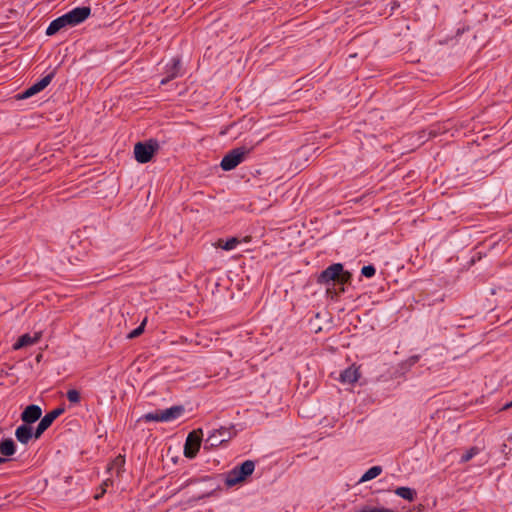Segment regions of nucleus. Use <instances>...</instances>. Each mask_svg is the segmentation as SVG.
Instances as JSON below:
<instances>
[{
    "label": "nucleus",
    "mask_w": 512,
    "mask_h": 512,
    "mask_svg": "<svg viewBox=\"0 0 512 512\" xmlns=\"http://www.w3.org/2000/svg\"><path fill=\"white\" fill-rule=\"evenodd\" d=\"M67 399L74 404H77L81 400L80 392L76 389H70L67 391Z\"/></svg>",
    "instance_id": "4be33fe9"
},
{
    "label": "nucleus",
    "mask_w": 512,
    "mask_h": 512,
    "mask_svg": "<svg viewBox=\"0 0 512 512\" xmlns=\"http://www.w3.org/2000/svg\"><path fill=\"white\" fill-rule=\"evenodd\" d=\"M359 378H360L359 370L353 366L345 369L340 374V381L342 383L353 384V383L357 382Z\"/></svg>",
    "instance_id": "2eb2a0df"
},
{
    "label": "nucleus",
    "mask_w": 512,
    "mask_h": 512,
    "mask_svg": "<svg viewBox=\"0 0 512 512\" xmlns=\"http://www.w3.org/2000/svg\"><path fill=\"white\" fill-rule=\"evenodd\" d=\"M160 145L156 139H149L145 142H137L134 146V156L141 164L151 161L154 154L159 150Z\"/></svg>",
    "instance_id": "20e7f679"
},
{
    "label": "nucleus",
    "mask_w": 512,
    "mask_h": 512,
    "mask_svg": "<svg viewBox=\"0 0 512 512\" xmlns=\"http://www.w3.org/2000/svg\"><path fill=\"white\" fill-rule=\"evenodd\" d=\"M145 323H146V320H144L140 326H138L136 329L132 330L129 334H128V338L129 339H134L138 336H140L143 331H144V326H145Z\"/></svg>",
    "instance_id": "b1692460"
},
{
    "label": "nucleus",
    "mask_w": 512,
    "mask_h": 512,
    "mask_svg": "<svg viewBox=\"0 0 512 512\" xmlns=\"http://www.w3.org/2000/svg\"><path fill=\"white\" fill-rule=\"evenodd\" d=\"M250 152L251 148L245 146L234 148L222 158L220 167L224 171H231L242 163Z\"/></svg>",
    "instance_id": "39448f33"
},
{
    "label": "nucleus",
    "mask_w": 512,
    "mask_h": 512,
    "mask_svg": "<svg viewBox=\"0 0 512 512\" xmlns=\"http://www.w3.org/2000/svg\"><path fill=\"white\" fill-rule=\"evenodd\" d=\"M255 469V463L252 460H246L241 465L236 466L229 471L225 478V484L232 487L250 476Z\"/></svg>",
    "instance_id": "7ed1b4c3"
},
{
    "label": "nucleus",
    "mask_w": 512,
    "mask_h": 512,
    "mask_svg": "<svg viewBox=\"0 0 512 512\" xmlns=\"http://www.w3.org/2000/svg\"><path fill=\"white\" fill-rule=\"evenodd\" d=\"M40 338H41V333L40 332L35 333L34 336H31L29 334H24V335L19 337L17 342L13 345V348L15 350H18V349H21L23 347L33 345V344L37 343L40 340Z\"/></svg>",
    "instance_id": "4468645a"
},
{
    "label": "nucleus",
    "mask_w": 512,
    "mask_h": 512,
    "mask_svg": "<svg viewBox=\"0 0 512 512\" xmlns=\"http://www.w3.org/2000/svg\"><path fill=\"white\" fill-rule=\"evenodd\" d=\"M54 422L53 417L47 413L39 422L37 425L35 431H34V438L38 439L41 437V435L52 425Z\"/></svg>",
    "instance_id": "dca6fc26"
},
{
    "label": "nucleus",
    "mask_w": 512,
    "mask_h": 512,
    "mask_svg": "<svg viewBox=\"0 0 512 512\" xmlns=\"http://www.w3.org/2000/svg\"><path fill=\"white\" fill-rule=\"evenodd\" d=\"M125 464V457L123 455H118L112 463L109 465L108 470H115L117 476L123 471V467Z\"/></svg>",
    "instance_id": "6ab92c4d"
},
{
    "label": "nucleus",
    "mask_w": 512,
    "mask_h": 512,
    "mask_svg": "<svg viewBox=\"0 0 512 512\" xmlns=\"http://www.w3.org/2000/svg\"><path fill=\"white\" fill-rule=\"evenodd\" d=\"M109 483H110V480H109V479L105 480V481L102 483V485H101V486H102V491H101V493H100V494H97V495L95 496V498H96V499H99V498H100V497H101V496L106 492V487L109 485Z\"/></svg>",
    "instance_id": "bb28decb"
},
{
    "label": "nucleus",
    "mask_w": 512,
    "mask_h": 512,
    "mask_svg": "<svg viewBox=\"0 0 512 512\" xmlns=\"http://www.w3.org/2000/svg\"><path fill=\"white\" fill-rule=\"evenodd\" d=\"M54 77V73H49L48 75L44 76L41 80L34 83L32 86H30L28 89H26L22 94L18 96L19 99H27L31 96L41 92L44 90L52 81Z\"/></svg>",
    "instance_id": "1a4fd4ad"
},
{
    "label": "nucleus",
    "mask_w": 512,
    "mask_h": 512,
    "mask_svg": "<svg viewBox=\"0 0 512 512\" xmlns=\"http://www.w3.org/2000/svg\"><path fill=\"white\" fill-rule=\"evenodd\" d=\"M480 453V448L474 446L468 449L462 456H461V463H466L470 461L474 456L478 455Z\"/></svg>",
    "instance_id": "412c9836"
},
{
    "label": "nucleus",
    "mask_w": 512,
    "mask_h": 512,
    "mask_svg": "<svg viewBox=\"0 0 512 512\" xmlns=\"http://www.w3.org/2000/svg\"><path fill=\"white\" fill-rule=\"evenodd\" d=\"M382 473V467L381 466H373L369 468L360 478L359 482H367L370 481L377 476H379Z\"/></svg>",
    "instance_id": "a211bd4d"
},
{
    "label": "nucleus",
    "mask_w": 512,
    "mask_h": 512,
    "mask_svg": "<svg viewBox=\"0 0 512 512\" xmlns=\"http://www.w3.org/2000/svg\"><path fill=\"white\" fill-rule=\"evenodd\" d=\"M16 451V446L11 438L2 439L0 442V464L7 461L5 457L12 456Z\"/></svg>",
    "instance_id": "9b49d317"
},
{
    "label": "nucleus",
    "mask_w": 512,
    "mask_h": 512,
    "mask_svg": "<svg viewBox=\"0 0 512 512\" xmlns=\"http://www.w3.org/2000/svg\"><path fill=\"white\" fill-rule=\"evenodd\" d=\"M240 243V240L237 237H232L228 239L227 241H223L222 239L218 240L217 246L221 247L222 249L229 251L234 248Z\"/></svg>",
    "instance_id": "aec40b11"
},
{
    "label": "nucleus",
    "mask_w": 512,
    "mask_h": 512,
    "mask_svg": "<svg viewBox=\"0 0 512 512\" xmlns=\"http://www.w3.org/2000/svg\"><path fill=\"white\" fill-rule=\"evenodd\" d=\"M512 408V400L508 403H506L505 405H503L501 408H500V411H506L508 409Z\"/></svg>",
    "instance_id": "cd10ccee"
},
{
    "label": "nucleus",
    "mask_w": 512,
    "mask_h": 512,
    "mask_svg": "<svg viewBox=\"0 0 512 512\" xmlns=\"http://www.w3.org/2000/svg\"><path fill=\"white\" fill-rule=\"evenodd\" d=\"M395 494L408 501H414L417 496V492L409 487H398L395 490Z\"/></svg>",
    "instance_id": "f3484780"
},
{
    "label": "nucleus",
    "mask_w": 512,
    "mask_h": 512,
    "mask_svg": "<svg viewBox=\"0 0 512 512\" xmlns=\"http://www.w3.org/2000/svg\"><path fill=\"white\" fill-rule=\"evenodd\" d=\"M183 412V406H172L165 410H156L154 412L146 413L141 419L145 422H168L179 418Z\"/></svg>",
    "instance_id": "423d86ee"
},
{
    "label": "nucleus",
    "mask_w": 512,
    "mask_h": 512,
    "mask_svg": "<svg viewBox=\"0 0 512 512\" xmlns=\"http://www.w3.org/2000/svg\"><path fill=\"white\" fill-rule=\"evenodd\" d=\"M202 437L203 431L201 428L193 430L188 434L184 445L185 457L189 459H193L194 457H196L200 449Z\"/></svg>",
    "instance_id": "6e6552de"
},
{
    "label": "nucleus",
    "mask_w": 512,
    "mask_h": 512,
    "mask_svg": "<svg viewBox=\"0 0 512 512\" xmlns=\"http://www.w3.org/2000/svg\"><path fill=\"white\" fill-rule=\"evenodd\" d=\"M15 437L20 443L27 444L34 437L33 428L24 423L16 429Z\"/></svg>",
    "instance_id": "ddd939ff"
},
{
    "label": "nucleus",
    "mask_w": 512,
    "mask_h": 512,
    "mask_svg": "<svg viewBox=\"0 0 512 512\" xmlns=\"http://www.w3.org/2000/svg\"><path fill=\"white\" fill-rule=\"evenodd\" d=\"M65 411V409L63 407H57L55 408L54 410L48 412L52 417L53 419L55 420L56 418H58L61 414H63Z\"/></svg>",
    "instance_id": "a878e982"
},
{
    "label": "nucleus",
    "mask_w": 512,
    "mask_h": 512,
    "mask_svg": "<svg viewBox=\"0 0 512 512\" xmlns=\"http://www.w3.org/2000/svg\"><path fill=\"white\" fill-rule=\"evenodd\" d=\"M376 269L373 265H366L361 269V274L367 278H371L375 275Z\"/></svg>",
    "instance_id": "5701e85b"
},
{
    "label": "nucleus",
    "mask_w": 512,
    "mask_h": 512,
    "mask_svg": "<svg viewBox=\"0 0 512 512\" xmlns=\"http://www.w3.org/2000/svg\"><path fill=\"white\" fill-rule=\"evenodd\" d=\"M91 13L88 6L76 7L64 15L54 19L46 29V34L52 36L65 27H73L84 22Z\"/></svg>",
    "instance_id": "f257e3e1"
},
{
    "label": "nucleus",
    "mask_w": 512,
    "mask_h": 512,
    "mask_svg": "<svg viewBox=\"0 0 512 512\" xmlns=\"http://www.w3.org/2000/svg\"><path fill=\"white\" fill-rule=\"evenodd\" d=\"M236 435L234 427H221L214 430L205 440L204 449L215 448L228 442Z\"/></svg>",
    "instance_id": "0eeeda50"
},
{
    "label": "nucleus",
    "mask_w": 512,
    "mask_h": 512,
    "mask_svg": "<svg viewBox=\"0 0 512 512\" xmlns=\"http://www.w3.org/2000/svg\"><path fill=\"white\" fill-rule=\"evenodd\" d=\"M358 512H394V511L391 509H388V508H377V507L366 506V507H363Z\"/></svg>",
    "instance_id": "393cba45"
},
{
    "label": "nucleus",
    "mask_w": 512,
    "mask_h": 512,
    "mask_svg": "<svg viewBox=\"0 0 512 512\" xmlns=\"http://www.w3.org/2000/svg\"><path fill=\"white\" fill-rule=\"evenodd\" d=\"M42 415V409L40 406L31 404L28 405L24 411L21 413V420L28 425L33 424L37 420L40 419Z\"/></svg>",
    "instance_id": "9d476101"
},
{
    "label": "nucleus",
    "mask_w": 512,
    "mask_h": 512,
    "mask_svg": "<svg viewBox=\"0 0 512 512\" xmlns=\"http://www.w3.org/2000/svg\"><path fill=\"white\" fill-rule=\"evenodd\" d=\"M351 279V273L344 271L341 263H335L323 270L318 276L319 284H329L330 282L345 284Z\"/></svg>",
    "instance_id": "f03ea898"
},
{
    "label": "nucleus",
    "mask_w": 512,
    "mask_h": 512,
    "mask_svg": "<svg viewBox=\"0 0 512 512\" xmlns=\"http://www.w3.org/2000/svg\"><path fill=\"white\" fill-rule=\"evenodd\" d=\"M167 76L160 82L161 85L167 84L172 79L181 76V62L178 58H173L170 66L167 67Z\"/></svg>",
    "instance_id": "f8f14e48"
}]
</instances>
